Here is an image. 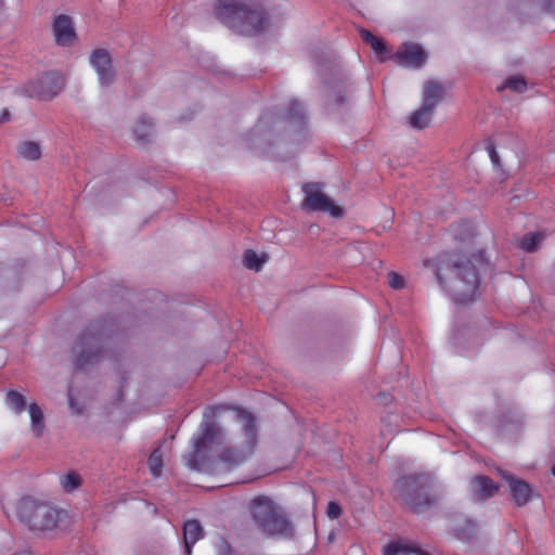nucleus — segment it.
<instances>
[{"label": "nucleus", "instance_id": "nucleus-1", "mask_svg": "<svg viewBox=\"0 0 555 555\" xmlns=\"http://www.w3.org/2000/svg\"><path fill=\"white\" fill-rule=\"evenodd\" d=\"M486 266L482 253L457 251L443 260L436 273L440 285L457 305L475 301L479 294V272Z\"/></svg>", "mask_w": 555, "mask_h": 555}, {"label": "nucleus", "instance_id": "nucleus-2", "mask_svg": "<svg viewBox=\"0 0 555 555\" xmlns=\"http://www.w3.org/2000/svg\"><path fill=\"white\" fill-rule=\"evenodd\" d=\"M216 18L242 36L254 37L266 31L271 18L258 0H218Z\"/></svg>", "mask_w": 555, "mask_h": 555}, {"label": "nucleus", "instance_id": "nucleus-3", "mask_svg": "<svg viewBox=\"0 0 555 555\" xmlns=\"http://www.w3.org/2000/svg\"><path fill=\"white\" fill-rule=\"evenodd\" d=\"M249 511L257 528L272 538L293 539L295 528L281 505L267 495L251 500Z\"/></svg>", "mask_w": 555, "mask_h": 555}, {"label": "nucleus", "instance_id": "nucleus-4", "mask_svg": "<svg viewBox=\"0 0 555 555\" xmlns=\"http://www.w3.org/2000/svg\"><path fill=\"white\" fill-rule=\"evenodd\" d=\"M17 517L33 531H51L57 528L61 512L48 503L24 498L17 506Z\"/></svg>", "mask_w": 555, "mask_h": 555}, {"label": "nucleus", "instance_id": "nucleus-5", "mask_svg": "<svg viewBox=\"0 0 555 555\" xmlns=\"http://www.w3.org/2000/svg\"><path fill=\"white\" fill-rule=\"evenodd\" d=\"M221 406H208L204 416L205 420L201 424L199 431L193 438V450L189 454L186 464L194 470H203L206 462V453L211 446L221 437V428L216 422L207 420L221 410Z\"/></svg>", "mask_w": 555, "mask_h": 555}, {"label": "nucleus", "instance_id": "nucleus-6", "mask_svg": "<svg viewBox=\"0 0 555 555\" xmlns=\"http://www.w3.org/2000/svg\"><path fill=\"white\" fill-rule=\"evenodd\" d=\"M236 417L243 424L245 433V442L240 447L223 449L220 454V461L228 467H235L250 459L257 447V435L255 417L245 410H236Z\"/></svg>", "mask_w": 555, "mask_h": 555}, {"label": "nucleus", "instance_id": "nucleus-7", "mask_svg": "<svg viewBox=\"0 0 555 555\" xmlns=\"http://www.w3.org/2000/svg\"><path fill=\"white\" fill-rule=\"evenodd\" d=\"M428 481L421 476H404L396 483V498L414 512L433 504L434 499L428 493Z\"/></svg>", "mask_w": 555, "mask_h": 555}, {"label": "nucleus", "instance_id": "nucleus-8", "mask_svg": "<svg viewBox=\"0 0 555 555\" xmlns=\"http://www.w3.org/2000/svg\"><path fill=\"white\" fill-rule=\"evenodd\" d=\"M304 199L301 208L308 212L321 211L326 212L334 218H340L344 215V209L336 205L328 198L322 191L320 183H305L302 185Z\"/></svg>", "mask_w": 555, "mask_h": 555}, {"label": "nucleus", "instance_id": "nucleus-9", "mask_svg": "<svg viewBox=\"0 0 555 555\" xmlns=\"http://www.w3.org/2000/svg\"><path fill=\"white\" fill-rule=\"evenodd\" d=\"M63 87V77L57 73L51 72L43 74L35 81L28 82L26 91L31 98L51 100L60 93Z\"/></svg>", "mask_w": 555, "mask_h": 555}, {"label": "nucleus", "instance_id": "nucleus-10", "mask_svg": "<svg viewBox=\"0 0 555 555\" xmlns=\"http://www.w3.org/2000/svg\"><path fill=\"white\" fill-rule=\"evenodd\" d=\"M91 66L98 74L101 86H109L115 80L112 57L105 49H95L89 57Z\"/></svg>", "mask_w": 555, "mask_h": 555}, {"label": "nucleus", "instance_id": "nucleus-11", "mask_svg": "<svg viewBox=\"0 0 555 555\" xmlns=\"http://www.w3.org/2000/svg\"><path fill=\"white\" fill-rule=\"evenodd\" d=\"M76 365L83 369L86 365L94 363L101 354L99 340L93 335H82L79 337L76 346Z\"/></svg>", "mask_w": 555, "mask_h": 555}, {"label": "nucleus", "instance_id": "nucleus-12", "mask_svg": "<svg viewBox=\"0 0 555 555\" xmlns=\"http://www.w3.org/2000/svg\"><path fill=\"white\" fill-rule=\"evenodd\" d=\"M55 42L62 47H69L76 40L73 21L68 15H59L52 25Z\"/></svg>", "mask_w": 555, "mask_h": 555}, {"label": "nucleus", "instance_id": "nucleus-13", "mask_svg": "<svg viewBox=\"0 0 555 555\" xmlns=\"http://www.w3.org/2000/svg\"><path fill=\"white\" fill-rule=\"evenodd\" d=\"M502 477L507 481L509 486L512 498L516 506H524L531 500L533 495V489L528 482L518 479L506 472L502 473Z\"/></svg>", "mask_w": 555, "mask_h": 555}, {"label": "nucleus", "instance_id": "nucleus-14", "mask_svg": "<svg viewBox=\"0 0 555 555\" xmlns=\"http://www.w3.org/2000/svg\"><path fill=\"white\" fill-rule=\"evenodd\" d=\"M399 63L415 68L422 67L427 60V55L421 46L415 43H404L396 53Z\"/></svg>", "mask_w": 555, "mask_h": 555}, {"label": "nucleus", "instance_id": "nucleus-15", "mask_svg": "<svg viewBox=\"0 0 555 555\" xmlns=\"http://www.w3.org/2000/svg\"><path fill=\"white\" fill-rule=\"evenodd\" d=\"M449 233L450 237L456 243H467L477 236L475 224L467 220L452 223L449 228Z\"/></svg>", "mask_w": 555, "mask_h": 555}, {"label": "nucleus", "instance_id": "nucleus-16", "mask_svg": "<svg viewBox=\"0 0 555 555\" xmlns=\"http://www.w3.org/2000/svg\"><path fill=\"white\" fill-rule=\"evenodd\" d=\"M499 491V486L488 476H477L473 481V492L477 500L485 501Z\"/></svg>", "mask_w": 555, "mask_h": 555}, {"label": "nucleus", "instance_id": "nucleus-17", "mask_svg": "<svg viewBox=\"0 0 555 555\" xmlns=\"http://www.w3.org/2000/svg\"><path fill=\"white\" fill-rule=\"evenodd\" d=\"M204 534L203 528L197 520H188L183 526V539L185 553L191 555L194 545Z\"/></svg>", "mask_w": 555, "mask_h": 555}, {"label": "nucleus", "instance_id": "nucleus-18", "mask_svg": "<svg viewBox=\"0 0 555 555\" xmlns=\"http://www.w3.org/2000/svg\"><path fill=\"white\" fill-rule=\"evenodd\" d=\"M443 99V88L436 81H428L423 88V105L435 109Z\"/></svg>", "mask_w": 555, "mask_h": 555}, {"label": "nucleus", "instance_id": "nucleus-19", "mask_svg": "<svg viewBox=\"0 0 555 555\" xmlns=\"http://www.w3.org/2000/svg\"><path fill=\"white\" fill-rule=\"evenodd\" d=\"M30 421H31V430L34 431L37 438H40L43 435L46 425H44V415L40 406L33 402L28 406Z\"/></svg>", "mask_w": 555, "mask_h": 555}, {"label": "nucleus", "instance_id": "nucleus-20", "mask_svg": "<svg viewBox=\"0 0 555 555\" xmlns=\"http://www.w3.org/2000/svg\"><path fill=\"white\" fill-rule=\"evenodd\" d=\"M433 111L434 109L422 104V106L409 117L410 126L415 129H424L428 127L431 120Z\"/></svg>", "mask_w": 555, "mask_h": 555}, {"label": "nucleus", "instance_id": "nucleus-21", "mask_svg": "<svg viewBox=\"0 0 555 555\" xmlns=\"http://www.w3.org/2000/svg\"><path fill=\"white\" fill-rule=\"evenodd\" d=\"M400 553L430 555L428 552L418 548L415 544L389 543L383 551V555H399Z\"/></svg>", "mask_w": 555, "mask_h": 555}, {"label": "nucleus", "instance_id": "nucleus-22", "mask_svg": "<svg viewBox=\"0 0 555 555\" xmlns=\"http://www.w3.org/2000/svg\"><path fill=\"white\" fill-rule=\"evenodd\" d=\"M268 254H257L253 249H247L244 254L243 262L244 266L250 270L259 271L263 263L268 261Z\"/></svg>", "mask_w": 555, "mask_h": 555}, {"label": "nucleus", "instance_id": "nucleus-23", "mask_svg": "<svg viewBox=\"0 0 555 555\" xmlns=\"http://www.w3.org/2000/svg\"><path fill=\"white\" fill-rule=\"evenodd\" d=\"M133 133L138 141L146 142L153 134V124L147 117L142 116L135 122Z\"/></svg>", "mask_w": 555, "mask_h": 555}, {"label": "nucleus", "instance_id": "nucleus-24", "mask_svg": "<svg viewBox=\"0 0 555 555\" xmlns=\"http://www.w3.org/2000/svg\"><path fill=\"white\" fill-rule=\"evenodd\" d=\"M361 38L371 46L372 50L379 56L380 61H384L383 55L386 52V44L385 42L375 37L371 31L366 29H362L360 31Z\"/></svg>", "mask_w": 555, "mask_h": 555}, {"label": "nucleus", "instance_id": "nucleus-25", "mask_svg": "<svg viewBox=\"0 0 555 555\" xmlns=\"http://www.w3.org/2000/svg\"><path fill=\"white\" fill-rule=\"evenodd\" d=\"M5 402L16 414L24 412L26 406L25 397L16 390H9L7 392Z\"/></svg>", "mask_w": 555, "mask_h": 555}, {"label": "nucleus", "instance_id": "nucleus-26", "mask_svg": "<svg viewBox=\"0 0 555 555\" xmlns=\"http://www.w3.org/2000/svg\"><path fill=\"white\" fill-rule=\"evenodd\" d=\"M18 154L25 159L36 160L41 156V149L38 143L27 141L20 144Z\"/></svg>", "mask_w": 555, "mask_h": 555}, {"label": "nucleus", "instance_id": "nucleus-27", "mask_svg": "<svg viewBox=\"0 0 555 555\" xmlns=\"http://www.w3.org/2000/svg\"><path fill=\"white\" fill-rule=\"evenodd\" d=\"M147 464H149L150 472L154 477L157 478L162 475L164 460H163V453L159 448L155 449L151 453V455L147 460Z\"/></svg>", "mask_w": 555, "mask_h": 555}, {"label": "nucleus", "instance_id": "nucleus-28", "mask_svg": "<svg viewBox=\"0 0 555 555\" xmlns=\"http://www.w3.org/2000/svg\"><path fill=\"white\" fill-rule=\"evenodd\" d=\"M285 119L289 122L301 124L305 120L302 105L297 101H292L285 114Z\"/></svg>", "mask_w": 555, "mask_h": 555}, {"label": "nucleus", "instance_id": "nucleus-29", "mask_svg": "<svg viewBox=\"0 0 555 555\" xmlns=\"http://www.w3.org/2000/svg\"><path fill=\"white\" fill-rule=\"evenodd\" d=\"M61 485L65 491H74L81 485V478L76 473H68L61 478Z\"/></svg>", "mask_w": 555, "mask_h": 555}, {"label": "nucleus", "instance_id": "nucleus-30", "mask_svg": "<svg viewBox=\"0 0 555 555\" xmlns=\"http://www.w3.org/2000/svg\"><path fill=\"white\" fill-rule=\"evenodd\" d=\"M547 238V233L544 230H537L525 234L519 243H541Z\"/></svg>", "mask_w": 555, "mask_h": 555}, {"label": "nucleus", "instance_id": "nucleus-31", "mask_svg": "<svg viewBox=\"0 0 555 555\" xmlns=\"http://www.w3.org/2000/svg\"><path fill=\"white\" fill-rule=\"evenodd\" d=\"M505 87L517 92H524L527 88V82L524 78L511 77L506 80Z\"/></svg>", "mask_w": 555, "mask_h": 555}, {"label": "nucleus", "instance_id": "nucleus-32", "mask_svg": "<svg viewBox=\"0 0 555 555\" xmlns=\"http://www.w3.org/2000/svg\"><path fill=\"white\" fill-rule=\"evenodd\" d=\"M388 284L393 289H401L405 285L403 278L400 274H398L397 272L388 273Z\"/></svg>", "mask_w": 555, "mask_h": 555}, {"label": "nucleus", "instance_id": "nucleus-33", "mask_svg": "<svg viewBox=\"0 0 555 555\" xmlns=\"http://www.w3.org/2000/svg\"><path fill=\"white\" fill-rule=\"evenodd\" d=\"M327 516L332 519H337L338 517L341 516L343 514V509L340 507V505L334 501H331L328 503V506H327V512H326Z\"/></svg>", "mask_w": 555, "mask_h": 555}, {"label": "nucleus", "instance_id": "nucleus-34", "mask_svg": "<svg viewBox=\"0 0 555 555\" xmlns=\"http://www.w3.org/2000/svg\"><path fill=\"white\" fill-rule=\"evenodd\" d=\"M487 151L489 153L490 159L493 163V165L499 166L500 165V157L498 155V152L495 150L494 144L489 143L487 146Z\"/></svg>", "mask_w": 555, "mask_h": 555}, {"label": "nucleus", "instance_id": "nucleus-35", "mask_svg": "<svg viewBox=\"0 0 555 555\" xmlns=\"http://www.w3.org/2000/svg\"><path fill=\"white\" fill-rule=\"evenodd\" d=\"M527 253H534L538 250L539 245H521Z\"/></svg>", "mask_w": 555, "mask_h": 555}, {"label": "nucleus", "instance_id": "nucleus-36", "mask_svg": "<svg viewBox=\"0 0 555 555\" xmlns=\"http://www.w3.org/2000/svg\"><path fill=\"white\" fill-rule=\"evenodd\" d=\"M8 119H9V111L7 108H4L1 114V117H0V122L7 121Z\"/></svg>", "mask_w": 555, "mask_h": 555}, {"label": "nucleus", "instance_id": "nucleus-37", "mask_svg": "<svg viewBox=\"0 0 555 555\" xmlns=\"http://www.w3.org/2000/svg\"><path fill=\"white\" fill-rule=\"evenodd\" d=\"M336 102H337L338 104H343V103L345 102V100H344L343 98L338 96V98H337V100H336Z\"/></svg>", "mask_w": 555, "mask_h": 555}, {"label": "nucleus", "instance_id": "nucleus-38", "mask_svg": "<svg viewBox=\"0 0 555 555\" xmlns=\"http://www.w3.org/2000/svg\"><path fill=\"white\" fill-rule=\"evenodd\" d=\"M14 555H30L28 553H17V554H14Z\"/></svg>", "mask_w": 555, "mask_h": 555}, {"label": "nucleus", "instance_id": "nucleus-39", "mask_svg": "<svg viewBox=\"0 0 555 555\" xmlns=\"http://www.w3.org/2000/svg\"><path fill=\"white\" fill-rule=\"evenodd\" d=\"M552 474L555 476V465L552 467Z\"/></svg>", "mask_w": 555, "mask_h": 555}, {"label": "nucleus", "instance_id": "nucleus-40", "mask_svg": "<svg viewBox=\"0 0 555 555\" xmlns=\"http://www.w3.org/2000/svg\"><path fill=\"white\" fill-rule=\"evenodd\" d=\"M3 5V0H0V8Z\"/></svg>", "mask_w": 555, "mask_h": 555}]
</instances>
